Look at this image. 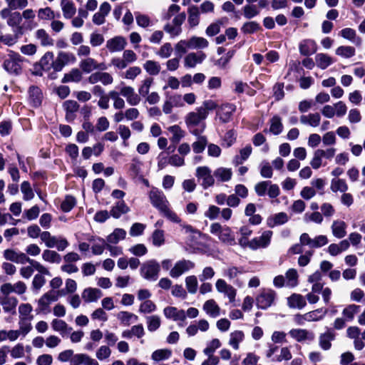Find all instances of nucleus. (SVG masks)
Wrapping results in <instances>:
<instances>
[{
    "label": "nucleus",
    "instance_id": "f257e3e1",
    "mask_svg": "<svg viewBox=\"0 0 365 365\" xmlns=\"http://www.w3.org/2000/svg\"><path fill=\"white\" fill-rule=\"evenodd\" d=\"M217 108V104L212 101H205L202 106L197 108L195 111L188 113L185 122L188 128H192L198 125L202 121L207 118L209 112Z\"/></svg>",
    "mask_w": 365,
    "mask_h": 365
},
{
    "label": "nucleus",
    "instance_id": "f03ea898",
    "mask_svg": "<svg viewBox=\"0 0 365 365\" xmlns=\"http://www.w3.org/2000/svg\"><path fill=\"white\" fill-rule=\"evenodd\" d=\"M4 257L6 260H9L16 263L24 264L26 262L29 263L31 265L36 269V271L41 274L51 275L49 270L41 264L40 262L30 259L24 252H16L11 249H7L4 252Z\"/></svg>",
    "mask_w": 365,
    "mask_h": 365
},
{
    "label": "nucleus",
    "instance_id": "7ed1b4c3",
    "mask_svg": "<svg viewBox=\"0 0 365 365\" xmlns=\"http://www.w3.org/2000/svg\"><path fill=\"white\" fill-rule=\"evenodd\" d=\"M58 359L61 362H70V365H99L95 359L86 354H76L71 349H67L60 352Z\"/></svg>",
    "mask_w": 365,
    "mask_h": 365
},
{
    "label": "nucleus",
    "instance_id": "20e7f679",
    "mask_svg": "<svg viewBox=\"0 0 365 365\" xmlns=\"http://www.w3.org/2000/svg\"><path fill=\"white\" fill-rule=\"evenodd\" d=\"M140 272L143 278L155 282L159 277L160 266L155 259L148 260L142 264Z\"/></svg>",
    "mask_w": 365,
    "mask_h": 365
},
{
    "label": "nucleus",
    "instance_id": "39448f33",
    "mask_svg": "<svg viewBox=\"0 0 365 365\" xmlns=\"http://www.w3.org/2000/svg\"><path fill=\"white\" fill-rule=\"evenodd\" d=\"M276 295V292L273 289H261L255 299L257 308L267 309L270 307L275 300Z\"/></svg>",
    "mask_w": 365,
    "mask_h": 365
},
{
    "label": "nucleus",
    "instance_id": "423d86ee",
    "mask_svg": "<svg viewBox=\"0 0 365 365\" xmlns=\"http://www.w3.org/2000/svg\"><path fill=\"white\" fill-rule=\"evenodd\" d=\"M186 19L185 12L180 13L173 19L172 23H168L164 25L163 30L170 34L171 38L179 36L182 32L181 26Z\"/></svg>",
    "mask_w": 365,
    "mask_h": 365
},
{
    "label": "nucleus",
    "instance_id": "0eeeda50",
    "mask_svg": "<svg viewBox=\"0 0 365 365\" xmlns=\"http://www.w3.org/2000/svg\"><path fill=\"white\" fill-rule=\"evenodd\" d=\"M148 196L152 205L160 212L169 205V202L164 193L155 187L151 189Z\"/></svg>",
    "mask_w": 365,
    "mask_h": 365
},
{
    "label": "nucleus",
    "instance_id": "6e6552de",
    "mask_svg": "<svg viewBox=\"0 0 365 365\" xmlns=\"http://www.w3.org/2000/svg\"><path fill=\"white\" fill-rule=\"evenodd\" d=\"M195 264L189 259H180L177 261L170 269L169 275L174 279L178 278L185 272L194 269Z\"/></svg>",
    "mask_w": 365,
    "mask_h": 365
},
{
    "label": "nucleus",
    "instance_id": "1a4fd4ad",
    "mask_svg": "<svg viewBox=\"0 0 365 365\" xmlns=\"http://www.w3.org/2000/svg\"><path fill=\"white\" fill-rule=\"evenodd\" d=\"M195 176L199 181H201L200 185L205 190L215 184L214 175H212V171L207 166L197 167Z\"/></svg>",
    "mask_w": 365,
    "mask_h": 365
},
{
    "label": "nucleus",
    "instance_id": "9d476101",
    "mask_svg": "<svg viewBox=\"0 0 365 365\" xmlns=\"http://www.w3.org/2000/svg\"><path fill=\"white\" fill-rule=\"evenodd\" d=\"M76 58L73 53L66 51H60L54 61L52 63L53 69L56 71H60L62 68L69 63L76 62Z\"/></svg>",
    "mask_w": 365,
    "mask_h": 365
},
{
    "label": "nucleus",
    "instance_id": "9b49d317",
    "mask_svg": "<svg viewBox=\"0 0 365 365\" xmlns=\"http://www.w3.org/2000/svg\"><path fill=\"white\" fill-rule=\"evenodd\" d=\"M215 288L219 293L224 294L227 296L230 302H235L237 290L232 285L227 283L225 279H217L215 282Z\"/></svg>",
    "mask_w": 365,
    "mask_h": 365
},
{
    "label": "nucleus",
    "instance_id": "f8f14e48",
    "mask_svg": "<svg viewBox=\"0 0 365 365\" xmlns=\"http://www.w3.org/2000/svg\"><path fill=\"white\" fill-rule=\"evenodd\" d=\"M127 46L126 38L122 36H115L106 41V48L110 53L120 52Z\"/></svg>",
    "mask_w": 365,
    "mask_h": 365
},
{
    "label": "nucleus",
    "instance_id": "ddd939ff",
    "mask_svg": "<svg viewBox=\"0 0 365 365\" xmlns=\"http://www.w3.org/2000/svg\"><path fill=\"white\" fill-rule=\"evenodd\" d=\"M21 56L14 52H11L9 58L4 63L5 69L11 73H19L21 71Z\"/></svg>",
    "mask_w": 365,
    "mask_h": 365
},
{
    "label": "nucleus",
    "instance_id": "4468645a",
    "mask_svg": "<svg viewBox=\"0 0 365 365\" xmlns=\"http://www.w3.org/2000/svg\"><path fill=\"white\" fill-rule=\"evenodd\" d=\"M58 299V294L53 291H49L43 294L38 300L37 311L39 312H45L49 308L50 304L53 302L57 301Z\"/></svg>",
    "mask_w": 365,
    "mask_h": 365
},
{
    "label": "nucleus",
    "instance_id": "2eb2a0df",
    "mask_svg": "<svg viewBox=\"0 0 365 365\" xmlns=\"http://www.w3.org/2000/svg\"><path fill=\"white\" fill-rule=\"evenodd\" d=\"M273 232L271 230H266L259 237H255L250 240V249L256 250L259 248H265L269 244Z\"/></svg>",
    "mask_w": 365,
    "mask_h": 365
},
{
    "label": "nucleus",
    "instance_id": "dca6fc26",
    "mask_svg": "<svg viewBox=\"0 0 365 365\" xmlns=\"http://www.w3.org/2000/svg\"><path fill=\"white\" fill-rule=\"evenodd\" d=\"M87 81L89 83L93 85L101 82L103 85L108 86L113 83V78L107 72L96 71L91 73L88 76Z\"/></svg>",
    "mask_w": 365,
    "mask_h": 365
},
{
    "label": "nucleus",
    "instance_id": "f3484780",
    "mask_svg": "<svg viewBox=\"0 0 365 365\" xmlns=\"http://www.w3.org/2000/svg\"><path fill=\"white\" fill-rule=\"evenodd\" d=\"M120 93L125 98L127 103L131 106H137L140 103V96L135 93L134 88L131 86H123L120 88Z\"/></svg>",
    "mask_w": 365,
    "mask_h": 365
},
{
    "label": "nucleus",
    "instance_id": "a211bd4d",
    "mask_svg": "<svg viewBox=\"0 0 365 365\" xmlns=\"http://www.w3.org/2000/svg\"><path fill=\"white\" fill-rule=\"evenodd\" d=\"M111 10V6L109 3L105 1L102 3L99 7L98 12L95 13L92 18L94 24L100 26L106 22V17L108 15Z\"/></svg>",
    "mask_w": 365,
    "mask_h": 365
},
{
    "label": "nucleus",
    "instance_id": "6ab92c4d",
    "mask_svg": "<svg viewBox=\"0 0 365 365\" xmlns=\"http://www.w3.org/2000/svg\"><path fill=\"white\" fill-rule=\"evenodd\" d=\"M205 58L206 55L202 51L190 53L184 58V66L187 68H194L202 63Z\"/></svg>",
    "mask_w": 365,
    "mask_h": 365
},
{
    "label": "nucleus",
    "instance_id": "aec40b11",
    "mask_svg": "<svg viewBox=\"0 0 365 365\" xmlns=\"http://www.w3.org/2000/svg\"><path fill=\"white\" fill-rule=\"evenodd\" d=\"M289 334L298 342L312 341L314 339L312 332L304 329H292L289 331Z\"/></svg>",
    "mask_w": 365,
    "mask_h": 365
},
{
    "label": "nucleus",
    "instance_id": "412c9836",
    "mask_svg": "<svg viewBox=\"0 0 365 365\" xmlns=\"http://www.w3.org/2000/svg\"><path fill=\"white\" fill-rule=\"evenodd\" d=\"M235 110L233 104L226 103L222 105L217 111V115L222 123H227L230 120L232 113Z\"/></svg>",
    "mask_w": 365,
    "mask_h": 365
},
{
    "label": "nucleus",
    "instance_id": "4be33fe9",
    "mask_svg": "<svg viewBox=\"0 0 365 365\" xmlns=\"http://www.w3.org/2000/svg\"><path fill=\"white\" fill-rule=\"evenodd\" d=\"M80 68L85 73H91L93 70L96 69H105V65L103 63H98L94 58L88 57L80 62Z\"/></svg>",
    "mask_w": 365,
    "mask_h": 365
},
{
    "label": "nucleus",
    "instance_id": "5701e85b",
    "mask_svg": "<svg viewBox=\"0 0 365 365\" xmlns=\"http://www.w3.org/2000/svg\"><path fill=\"white\" fill-rule=\"evenodd\" d=\"M18 302L15 297L6 296L0 298V304L5 313L14 314Z\"/></svg>",
    "mask_w": 365,
    "mask_h": 365
},
{
    "label": "nucleus",
    "instance_id": "b1692460",
    "mask_svg": "<svg viewBox=\"0 0 365 365\" xmlns=\"http://www.w3.org/2000/svg\"><path fill=\"white\" fill-rule=\"evenodd\" d=\"M164 315L168 319L173 321H184L186 319V313L182 309H178L175 307H167L163 310Z\"/></svg>",
    "mask_w": 365,
    "mask_h": 365
},
{
    "label": "nucleus",
    "instance_id": "393cba45",
    "mask_svg": "<svg viewBox=\"0 0 365 365\" xmlns=\"http://www.w3.org/2000/svg\"><path fill=\"white\" fill-rule=\"evenodd\" d=\"M102 296L101 289L92 287L85 289L81 294L82 299L86 303L97 302Z\"/></svg>",
    "mask_w": 365,
    "mask_h": 365
},
{
    "label": "nucleus",
    "instance_id": "a878e982",
    "mask_svg": "<svg viewBox=\"0 0 365 365\" xmlns=\"http://www.w3.org/2000/svg\"><path fill=\"white\" fill-rule=\"evenodd\" d=\"M43 94L39 88L32 86L29 89V101L34 107H38L42 102Z\"/></svg>",
    "mask_w": 365,
    "mask_h": 365
},
{
    "label": "nucleus",
    "instance_id": "bb28decb",
    "mask_svg": "<svg viewBox=\"0 0 365 365\" xmlns=\"http://www.w3.org/2000/svg\"><path fill=\"white\" fill-rule=\"evenodd\" d=\"M346 224L343 220H334L331 226L333 235L339 239L343 238L346 235Z\"/></svg>",
    "mask_w": 365,
    "mask_h": 365
},
{
    "label": "nucleus",
    "instance_id": "cd10ccee",
    "mask_svg": "<svg viewBox=\"0 0 365 365\" xmlns=\"http://www.w3.org/2000/svg\"><path fill=\"white\" fill-rule=\"evenodd\" d=\"M334 338V333L330 329H328L325 333L321 334L319 335V346L324 350H329L331 346V341H333Z\"/></svg>",
    "mask_w": 365,
    "mask_h": 365
},
{
    "label": "nucleus",
    "instance_id": "c85d7f7f",
    "mask_svg": "<svg viewBox=\"0 0 365 365\" xmlns=\"http://www.w3.org/2000/svg\"><path fill=\"white\" fill-rule=\"evenodd\" d=\"M191 133L197 137V140L194 142L192 145V150L195 153H201L204 151L205 146L207 143V138L203 135H200V132L197 129H195Z\"/></svg>",
    "mask_w": 365,
    "mask_h": 365
},
{
    "label": "nucleus",
    "instance_id": "c756f323",
    "mask_svg": "<svg viewBox=\"0 0 365 365\" xmlns=\"http://www.w3.org/2000/svg\"><path fill=\"white\" fill-rule=\"evenodd\" d=\"M321 116L318 113L302 115L300 117V122L303 125H307L311 127H317L319 125Z\"/></svg>",
    "mask_w": 365,
    "mask_h": 365
},
{
    "label": "nucleus",
    "instance_id": "7c9ffc66",
    "mask_svg": "<svg viewBox=\"0 0 365 365\" xmlns=\"http://www.w3.org/2000/svg\"><path fill=\"white\" fill-rule=\"evenodd\" d=\"M339 35L351 42L355 43L356 46H360L361 43V38L357 36L356 32L354 29L351 28H345L341 30Z\"/></svg>",
    "mask_w": 365,
    "mask_h": 365
},
{
    "label": "nucleus",
    "instance_id": "2f4dec72",
    "mask_svg": "<svg viewBox=\"0 0 365 365\" xmlns=\"http://www.w3.org/2000/svg\"><path fill=\"white\" fill-rule=\"evenodd\" d=\"M203 310L213 318L218 317L220 314V308L214 299L207 300L203 304Z\"/></svg>",
    "mask_w": 365,
    "mask_h": 365
},
{
    "label": "nucleus",
    "instance_id": "473e14b6",
    "mask_svg": "<svg viewBox=\"0 0 365 365\" xmlns=\"http://www.w3.org/2000/svg\"><path fill=\"white\" fill-rule=\"evenodd\" d=\"M61 7L65 19H71L76 12V8L71 0H61Z\"/></svg>",
    "mask_w": 365,
    "mask_h": 365
},
{
    "label": "nucleus",
    "instance_id": "72a5a7b5",
    "mask_svg": "<svg viewBox=\"0 0 365 365\" xmlns=\"http://www.w3.org/2000/svg\"><path fill=\"white\" fill-rule=\"evenodd\" d=\"M299 49L302 55L309 56L317 51L316 43L313 40H304L300 43Z\"/></svg>",
    "mask_w": 365,
    "mask_h": 365
},
{
    "label": "nucleus",
    "instance_id": "f704fd0d",
    "mask_svg": "<svg viewBox=\"0 0 365 365\" xmlns=\"http://www.w3.org/2000/svg\"><path fill=\"white\" fill-rule=\"evenodd\" d=\"M289 220V217L285 212H279L267 219V225L270 227H274L277 225H280L286 223Z\"/></svg>",
    "mask_w": 365,
    "mask_h": 365
},
{
    "label": "nucleus",
    "instance_id": "c9c22d12",
    "mask_svg": "<svg viewBox=\"0 0 365 365\" xmlns=\"http://www.w3.org/2000/svg\"><path fill=\"white\" fill-rule=\"evenodd\" d=\"M168 130L172 134L170 140L174 144H178L185 137V132L178 125L170 126Z\"/></svg>",
    "mask_w": 365,
    "mask_h": 365
},
{
    "label": "nucleus",
    "instance_id": "e433bc0d",
    "mask_svg": "<svg viewBox=\"0 0 365 365\" xmlns=\"http://www.w3.org/2000/svg\"><path fill=\"white\" fill-rule=\"evenodd\" d=\"M288 305L291 308L302 309L306 305L304 297L299 294H293L287 299Z\"/></svg>",
    "mask_w": 365,
    "mask_h": 365
},
{
    "label": "nucleus",
    "instance_id": "4c0bfd02",
    "mask_svg": "<svg viewBox=\"0 0 365 365\" xmlns=\"http://www.w3.org/2000/svg\"><path fill=\"white\" fill-rule=\"evenodd\" d=\"M330 189L333 192H345L348 190L349 186L345 180L334 178L331 181Z\"/></svg>",
    "mask_w": 365,
    "mask_h": 365
},
{
    "label": "nucleus",
    "instance_id": "58836bf2",
    "mask_svg": "<svg viewBox=\"0 0 365 365\" xmlns=\"http://www.w3.org/2000/svg\"><path fill=\"white\" fill-rule=\"evenodd\" d=\"M245 338L243 331L237 330L232 331L230 334L229 345L231 346L235 350L239 349L240 343H241Z\"/></svg>",
    "mask_w": 365,
    "mask_h": 365
},
{
    "label": "nucleus",
    "instance_id": "ea45409f",
    "mask_svg": "<svg viewBox=\"0 0 365 365\" xmlns=\"http://www.w3.org/2000/svg\"><path fill=\"white\" fill-rule=\"evenodd\" d=\"M90 241H93V243L91 246L92 252L95 255H101L103 253L105 249H106V246L108 245V242L106 240L103 238L91 239Z\"/></svg>",
    "mask_w": 365,
    "mask_h": 365
},
{
    "label": "nucleus",
    "instance_id": "a19ab883",
    "mask_svg": "<svg viewBox=\"0 0 365 365\" xmlns=\"http://www.w3.org/2000/svg\"><path fill=\"white\" fill-rule=\"evenodd\" d=\"M19 319H34L33 307L29 303H22L19 306Z\"/></svg>",
    "mask_w": 365,
    "mask_h": 365
},
{
    "label": "nucleus",
    "instance_id": "79ce46f5",
    "mask_svg": "<svg viewBox=\"0 0 365 365\" xmlns=\"http://www.w3.org/2000/svg\"><path fill=\"white\" fill-rule=\"evenodd\" d=\"M315 61L317 66L323 70L326 69L334 62L331 56L323 53H318L315 56Z\"/></svg>",
    "mask_w": 365,
    "mask_h": 365
},
{
    "label": "nucleus",
    "instance_id": "37998d69",
    "mask_svg": "<svg viewBox=\"0 0 365 365\" xmlns=\"http://www.w3.org/2000/svg\"><path fill=\"white\" fill-rule=\"evenodd\" d=\"M252 152V148L250 145H246L244 148L240 150V154L236 155L233 160L234 164L236 165H242L246 160L248 159Z\"/></svg>",
    "mask_w": 365,
    "mask_h": 365
},
{
    "label": "nucleus",
    "instance_id": "c03bdc74",
    "mask_svg": "<svg viewBox=\"0 0 365 365\" xmlns=\"http://www.w3.org/2000/svg\"><path fill=\"white\" fill-rule=\"evenodd\" d=\"M52 329L61 334H66L72 330L71 327H69L66 322L58 319H54L51 322Z\"/></svg>",
    "mask_w": 365,
    "mask_h": 365
},
{
    "label": "nucleus",
    "instance_id": "a18cd8bd",
    "mask_svg": "<svg viewBox=\"0 0 365 365\" xmlns=\"http://www.w3.org/2000/svg\"><path fill=\"white\" fill-rule=\"evenodd\" d=\"M126 232L121 228H116L113 232L106 237V241L109 244H117L119 241L125 239Z\"/></svg>",
    "mask_w": 365,
    "mask_h": 365
},
{
    "label": "nucleus",
    "instance_id": "49530a36",
    "mask_svg": "<svg viewBox=\"0 0 365 365\" xmlns=\"http://www.w3.org/2000/svg\"><path fill=\"white\" fill-rule=\"evenodd\" d=\"M190 49H203L209 46L208 41L199 36H192L188 39Z\"/></svg>",
    "mask_w": 365,
    "mask_h": 365
},
{
    "label": "nucleus",
    "instance_id": "de8ad7c7",
    "mask_svg": "<svg viewBox=\"0 0 365 365\" xmlns=\"http://www.w3.org/2000/svg\"><path fill=\"white\" fill-rule=\"evenodd\" d=\"M188 24L190 27H195L200 22V11L196 6H192L188 9Z\"/></svg>",
    "mask_w": 365,
    "mask_h": 365
},
{
    "label": "nucleus",
    "instance_id": "09e8293b",
    "mask_svg": "<svg viewBox=\"0 0 365 365\" xmlns=\"http://www.w3.org/2000/svg\"><path fill=\"white\" fill-rule=\"evenodd\" d=\"M214 176L221 182L229 181L232 175V172L230 168H218L214 171Z\"/></svg>",
    "mask_w": 365,
    "mask_h": 365
},
{
    "label": "nucleus",
    "instance_id": "8fccbe9b",
    "mask_svg": "<svg viewBox=\"0 0 365 365\" xmlns=\"http://www.w3.org/2000/svg\"><path fill=\"white\" fill-rule=\"evenodd\" d=\"M335 53L343 58H350L355 56L356 50L351 46H340L336 49Z\"/></svg>",
    "mask_w": 365,
    "mask_h": 365
},
{
    "label": "nucleus",
    "instance_id": "3c124183",
    "mask_svg": "<svg viewBox=\"0 0 365 365\" xmlns=\"http://www.w3.org/2000/svg\"><path fill=\"white\" fill-rule=\"evenodd\" d=\"M83 75L78 68L72 69L69 73H66L62 79L63 83L75 82L78 83L81 81Z\"/></svg>",
    "mask_w": 365,
    "mask_h": 365
},
{
    "label": "nucleus",
    "instance_id": "603ef678",
    "mask_svg": "<svg viewBox=\"0 0 365 365\" xmlns=\"http://www.w3.org/2000/svg\"><path fill=\"white\" fill-rule=\"evenodd\" d=\"M143 68L151 76H157L160 72V65L158 61L148 60L143 64Z\"/></svg>",
    "mask_w": 365,
    "mask_h": 365
},
{
    "label": "nucleus",
    "instance_id": "864d4df0",
    "mask_svg": "<svg viewBox=\"0 0 365 365\" xmlns=\"http://www.w3.org/2000/svg\"><path fill=\"white\" fill-rule=\"evenodd\" d=\"M286 286L294 287L298 284V273L295 269H289L285 273Z\"/></svg>",
    "mask_w": 365,
    "mask_h": 365
},
{
    "label": "nucleus",
    "instance_id": "5fc2aeb1",
    "mask_svg": "<svg viewBox=\"0 0 365 365\" xmlns=\"http://www.w3.org/2000/svg\"><path fill=\"white\" fill-rule=\"evenodd\" d=\"M172 355V351L168 349H157L152 353L151 359L155 361H160L168 359Z\"/></svg>",
    "mask_w": 365,
    "mask_h": 365
},
{
    "label": "nucleus",
    "instance_id": "6e6d98bb",
    "mask_svg": "<svg viewBox=\"0 0 365 365\" xmlns=\"http://www.w3.org/2000/svg\"><path fill=\"white\" fill-rule=\"evenodd\" d=\"M129 212V207L125 205L124 201H120L113 207L110 210V215L115 217L118 218L123 214H125Z\"/></svg>",
    "mask_w": 365,
    "mask_h": 365
},
{
    "label": "nucleus",
    "instance_id": "4d7b16f0",
    "mask_svg": "<svg viewBox=\"0 0 365 365\" xmlns=\"http://www.w3.org/2000/svg\"><path fill=\"white\" fill-rule=\"evenodd\" d=\"M36 37L43 46H52L53 44V38H51L48 34L43 29H38L36 31Z\"/></svg>",
    "mask_w": 365,
    "mask_h": 365
},
{
    "label": "nucleus",
    "instance_id": "13d9d810",
    "mask_svg": "<svg viewBox=\"0 0 365 365\" xmlns=\"http://www.w3.org/2000/svg\"><path fill=\"white\" fill-rule=\"evenodd\" d=\"M259 12L257 6L253 4H247L242 8L243 16L247 19L257 16Z\"/></svg>",
    "mask_w": 365,
    "mask_h": 365
},
{
    "label": "nucleus",
    "instance_id": "bf43d9fd",
    "mask_svg": "<svg viewBox=\"0 0 365 365\" xmlns=\"http://www.w3.org/2000/svg\"><path fill=\"white\" fill-rule=\"evenodd\" d=\"M42 258L44 261L50 263L59 264L61 261V257L56 251L45 250L42 254Z\"/></svg>",
    "mask_w": 365,
    "mask_h": 365
},
{
    "label": "nucleus",
    "instance_id": "052dcab7",
    "mask_svg": "<svg viewBox=\"0 0 365 365\" xmlns=\"http://www.w3.org/2000/svg\"><path fill=\"white\" fill-rule=\"evenodd\" d=\"M327 313L326 310L318 309L305 314V319L307 322H317L323 319Z\"/></svg>",
    "mask_w": 365,
    "mask_h": 365
},
{
    "label": "nucleus",
    "instance_id": "680f3d73",
    "mask_svg": "<svg viewBox=\"0 0 365 365\" xmlns=\"http://www.w3.org/2000/svg\"><path fill=\"white\" fill-rule=\"evenodd\" d=\"M282 129L283 125L281 118L277 115L274 116L270 120L269 132L274 135H279L282 131Z\"/></svg>",
    "mask_w": 365,
    "mask_h": 365
},
{
    "label": "nucleus",
    "instance_id": "e2e57ef3",
    "mask_svg": "<svg viewBox=\"0 0 365 365\" xmlns=\"http://www.w3.org/2000/svg\"><path fill=\"white\" fill-rule=\"evenodd\" d=\"M323 215L318 211L313 212H306L304 215V221L306 223L314 222L316 224H321L323 222Z\"/></svg>",
    "mask_w": 365,
    "mask_h": 365
},
{
    "label": "nucleus",
    "instance_id": "0e129e2a",
    "mask_svg": "<svg viewBox=\"0 0 365 365\" xmlns=\"http://www.w3.org/2000/svg\"><path fill=\"white\" fill-rule=\"evenodd\" d=\"M185 286L190 294H195L197 291L198 282L196 276L190 275L185 278Z\"/></svg>",
    "mask_w": 365,
    "mask_h": 365
},
{
    "label": "nucleus",
    "instance_id": "69168bd1",
    "mask_svg": "<svg viewBox=\"0 0 365 365\" xmlns=\"http://www.w3.org/2000/svg\"><path fill=\"white\" fill-rule=\"evenodd\" d=\"M153 83V78L147 77L141 81V84L138 88V94L143 97L146 96L150 91V88Z\"/></svg>",
    "mask_w": 365,
    "mask_h": 365
},
{
    "label": "nucleus",
    "instance_id": "338daca9",
    "mask_svg": "<svg viewBox=\"0 0 365 365\" xmlns=\"http://www.w3.org/2000/svg\"><path fill=\"white\" fill-rule=\"evenodd\" d=\"M33 319H19V331L23 336H25L32 329L31 321Z\"/></svg>",
    "mask_w": 365,
    "mask_h": 365
},
{
    "label": "nucleus",
    "instance_id": "774afa93",
    "mask_svg": "<svg viewBox=\"0 0 365 365\" xmlns=\"http://www.w3.org/2000/svg\"><path fill=\"white\" fill-rule=\"evenodd\" d=\"M242 270L237 267L231 266L223 270L224 277H227L229 280H233L237 278L238 275L242 274Z\"/></svg>",
    "mask_w": 365,
    "mask_h": 365
}]
</instances>
